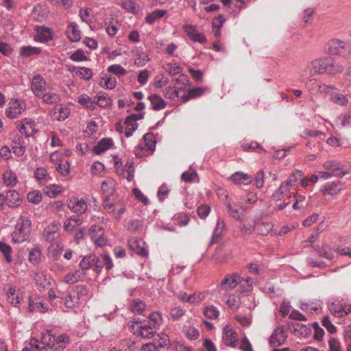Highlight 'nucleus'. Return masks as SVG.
<instances>
[{"mask_svg": "<svg viewBox=\"0 0 351 351\" xmlns=\"http://www.w3.org/2000/svg\"><path fill=\"white\" fill-rule=\"evenodd\" d=\"M306 70L309 71L310 76L323 73L336 74L341 73L343 66L336 62L332 58L325 57L313 60Z\"/></svg>", "mask_w": 351, "mask_h": 351, "instance_id": "obj_1", "label": "nucleus"}, {"mask_svg": "<svg viewBox=\"0 0 351 351\" xmlns=\"http://www.w3.org/2000/svg\"><path fill=\"white\" fill-rule=\"evenodd\" d=\"M32 230L31 221L27 217H21L12 233V241L14 243H20L27 241Z\"/></svg>", "mask_w": 351, "mask_h": 351, "instance_id": "obj_2", "label": "nucleus"}, {"mask_svg": "<svg viewBox=\"0 0 351 351\" xmlns=\"http://www.w3.org/2000/svg\"><path fill=\"white\" fill-rule=\"evenodd\" d=\"M303 175L304 173L302 171L298 169L293 171L289 179L282 182L278 189L273 194L272 198L274 200H279L281 199V197H283L285 195L287 196L288 198H291V187Z\"/></svg>", "mask_w": 351, "mask_h": 351, "instance_id": "obj_3", "label": "nucleus"}, {"mask_svg": "<svg viewBox=\"0 0 351 351\" xmlns=\"http://www.w3.org/2000/svg\"><path fill=\"white\" fill-rule=\"evenodd\" d=\"M174 81L176 84H182V86L177 88L169 86L162 90L164 97L172 101H176L180 97L179 92L186 88L189 82V79L186 75L180 74L178 77L174 79Z\"/></svg>", "mask_w": 351, "mask_h": 351, "instance_id": "obj_4", "label": "nucleus"}, {"mask_svg": "<svg viewBox=\"0 0 351 351\" xmlns=\"http://www.w3.org/2000/svg\"><path fill=\"white\" fill-rule=\"evenodd\" d=\"M241 276L238 273L228 274L217 286L219 293H225L234 289L241 282Z\"/></svg>", "mask_w": 351, "mask_h": 351, "instance_id": "obj_5", "label": "nucleus"}, {"mask_svg": "<svg viewBox=\"0 0 351 351\" xmlns=\"http://www.w3.org/2000/svg\"><path fill=\"white\" fill-rule=\"evenodd\" d=\"M22 203V199L20 194L15 190H8L5 193H0V207L5 206L9 208H16Z\"/></svg>", "mask_w": 351, "mask_h": 351, "instance_id": "obj_6", "label": "nucleus"}, {"mask_svg": "<svg viewBox=\"0 0 351 351\" xmlns=\"http://www.w3.org/2000/svg\"><path fill=\"white\" fill-rule=\"evenodd\" d=\"M328 52L332 55L348 56L350 53L349 46L343 41L338 39H332L328 43Z\"/></svg>", "mask_w": 351, "mask_h": 351, "instance_id": "obj_7", "label": "nucleus"}, {"mask_svg": "<svg viewBox=\"0 0 351 351\" xmlns=\"http://www.w3.org/2000/svg\"><path fill=\"white\" fill-rule=\"evenodd\" d=\"M26 108V104L24 100L18 99H12L9 102V106L6 109V116L10 119H15L19 116Z\"/></svg>", "mask_w": 351, "mask_h": 351, "instance_id": "obj_8", "label": "nucleus"}, {"mask_svg": "<svg viewBox=\"0 0 351 351\" xmlns=\"http://www.w3.org/2000/svg\"><path fill=\"white\" fill-rule=\"evenodd\" d=\"M89 234L92 241L97 247H104L107 245L108 240L104 236V230L97 225H93L89 229Z\"/></svg>", "mask_w": 351, "mask_h": 351, "instance_id": "obj_9", "label": "nucleus"}, {"mask_svg": "<svg viewBox=\"0 0 351 351\" xmlns=\"http://www.w3.org/2000/svg\"><path fill=\"white\" fill-rule=\"evenodd\" d=\"M50 88L45 80L40 74L34 75L31 81V90L33 93L39 97L42 94Z\"/></svg>", "mask_w": 351, "mask_h": 351, "instance_id": "obj_10", "label": "nucleus"}, {"mask_svg": "<svg viewBox=\"0 0 351 351\" xmlns=\"http://www.w3.org/2000/svg\"><path fill=\"white\" fill-rule=\"evenodd\" d=\"M67 207L74 213L78 215L85 213L88 210V204L86 201L83 199H79L75 196H73L69 199L67 202Z\"/></svg>", "mask_w": 351, "mask_h": 351, "instance_id": "obj_11", "label": "nucleus"}, {"mask_svg": "<svg viewBox=\"0 0 351 351\" xmlns=\"http://www.w3.org/2000/svg\"><path fill=\"white\" fill-rule=\"evenodd\" d=\"M131 330H133L134 334L138 335L143 338H152L156 331V328L154 325L150 324L149 322H144L137 326L135 329L134 324H132Z\"/></svg>", "mask_w": 351, "mask_h": 351, "instance_id": "obj_12", "label": "nucleus"}, {"mask_svg": "<svg viewBox=\"0 0 351 351\" xmlns=\"http://www.w3.org/2000/svg\"><path fill=\"white\" fill-rule=\"evenodd\" d=\"M287 335L283 326L275 328L269 337V344L273 348H277L285 343Z\"/></svg>", "mask_w": 351, "mask_h": 351, "instance_id": "obj_13", "label": "nucleus"}, {"mask_svg": "<svg viewBox=\"0 0 351 351\" xmlns=\"http://www.w3.org/2000/svg\"><path fill=\"white\" fill-rule=\"evenodd\" d=\"M5 295L8 303L14 307L19 306L23 300L21 291L14 285L9 286L5 291Z\"/></svg>", "mask_w": 351, "mask_h": 351, "instance_id": "obj_14", "label": "nucleus"}, {"mask_svg": "<svg viewBox=\"0 0 351 351\" xmlns=\"http://www.w3.org/2000/svg\"><path fill=\"white\" fill-rule=\"evenodd\" d=\"M183 29L188 37L193 42H197L199 43H206L207 42V39L204 34L202 33H198L195 26L184 25H183Z\"/></svg>", "mask_w": 351, "mask_h": 351, "instance_id": "obj_15", "label": "nucleus"}, {"mask_svg": "<svg viewBox=\"0 0 351 351\" xmlns=\"http://www.w3.org/2000/svg\"><path fill=\"white\" fill-rule=\"evenodd\" d=\"M223 340L225 345L235 348L238 343L237 332L230 326H225L223 330Z\"/></svg>", "mask_w": 351, "mask_h": 351, "instance_id": "obj_16", "label": "nucleus"}, {"mask_svg": "<svg viewBox=\"0 0 351 351\" xmlns=\"http://www.w3.org/2000/svg\"><path fill=\"white\" fill-rule=\"evenodd\" d=\"M128 244L130 249L137 254L143 257L148 256V250L147 249L143 241L137 239H132L129 240Z\"/></svg>", "mask_w": 351, "mask_h": 351, "instance_id": "obj_17", "label": "nucleus"}, {"mask_svg": "<svg viewBox=\"0 0 351 351\" xmlns=\"http://www.w3.org/2000/svg\"><path fill=\"white\" fill-rule=\"evenodd\" d=\"M330 311L335 317H343L350 311L349 306L343 304L340 301L332 302L330 305Z\"/></svg>", "mask_w": 351, "mask_h": 351, "instance_id": "obj_18", "label": "nucleus"}, {"mask_svg": "<svg viewBox=\"0 0 351 351\" xmlns=\"http://www.w3.org/2000/svg\"><path fill=\"white\" fill-rule=\"evenodd\" d=\"M324 167L328 171H331L334 177L342 178L346 175L343 171V165L336 160H328L324 163Z\"/></svg>", "mask_w": 351, "mask_h": 351, "instance_id": "obj_19", "label": "nucleus"}, {"mask_svg": "<svg viewBox=\"0 0 351 351\" xmlns=\"http://www.w3.org/2000/svg\"><path fill=\"white\" fill-rule=\"evenodd\" d=\"M341 190V182L339 181L337 182H329L324 184L321 189L320 192L322 193L324 195H331L334 196L337 195Z\"/></svg>", "mask_w": 351, "mask_h": 351, "instance_id": "obj_20", "label": "nucleus"}, {"mask_svg": "<svg viewBox=\"0 0 351 351\" xmlns=\"http://www.w3.org/2000/svg\"><path fill=\"white\" fill-rule=\"evenodd\" d=\"M69 108L64 105L60 104L56 106L53 109L52 117L56 120L63 121L69 117Z\"/></svg>", "mask_w": 351, "mask_h": 351, "instance_id": "obj_21", "label": "nucleus"}, {"mask_svg": "<svg viewBox=\"0 0 351 351\" xmlns=\"http://www.w3.org/2000/svg\"><path fill=\"white\" fill-rule=\"evenodd\" d=\"M53 341H54V347L53 348L54 350L62 351L70 343V338L66 334H62L58 337L54 336Z\"/></svg>", "mask_w": 351, "mask_h": 351, "instance_id": "obj_22", "label": "nucleus"}, {"mask_svg": "<svg viewBox=\"0 0 351 351\" xmlns=\"http://www.w3.org/2000/svg\"><path fill=\"white\" fill-rule=\"evenodd\" d=\"M205 93V88L201 87H195L190 88L187 93L180 96L182 102L185 103L191 99H195L203 95Z\"/></svg>", "mask_w": 351, "mask_h": 351, "instance_id": "obj_23", "label": "nucleus"}, {"mask_svg": "<svg viewBox=\"0 0 351 351\" xmlns=\"http://www.w3.org/2000/svg\"><path fill=\"white\" fill-rule=\"evenodd\" d=\"M230 179L235 184H247L252 182V178L250 176L241 171L234 173Z\"/></svg>", "mask_w": 351, "mask_h": 351, "instance_id": "obj_24", "label": "nucleus"}, {"mask_svg": "<svg viewBox=\"0 0 351 351\" xmlns=\"http://www.w3.org/2000/svg\"><path fill=\"white\" fill-rule=\"evenodd\" d=\"M66 33L69 39L72 42H77L81 38V32L77 25L73 23L68 25Z\"/></svg>", "mask_w": 351, "mask_h": 351, "instance_id": "obj_25", "label": "nucleus"}, {"mask_svg": "<svg viewBox=\"0 0 351 351\" xmlns=\"http://www.w3.org/2000/svg\"><path fill=\"white\" fill-rule=\"evenodd\" d=\"M34 177L39 184L42 185H45L51 180V178L48 173L47 169L43 167L37 168L35 170Z\"/></svg>", "mask_w": 351, "mask_h": 351, "instance_id": "obj_26", "label": "nucleus"}, {"mask_svg": "<svg viewBox=\"0 0 351 351\" xmlns=\"http://www.w3.org/2000/svg\"><path fill=\"white\" fill-rule=\"evenodd\" d=\"M120 200L117 196L104 197L102 205L108 213H114V208L119 205Z\"/></svg>", "mask_w": 351, "mask_h": 351, "instance_id": "obj_27", "label": "nucleus"}, {"mask_svg": "<svg viewBox=\"0 0 351 351\" xmlns=\"http://www.w3.org/2000/svg\"><path fill=\"white\" fill-rule=\"evenodd\" d=\"M148 99L149 100L152 108L154 110L158 111L164 109L166 106V101L159 95L153 94L149 96Z\"/></svg>", "mask_w": 351, "mask_h": 351, "instance_id": "obj_28", "label": "nucleus"}, {"mask_svg": "<svg viewBox=\"0 0 351 351\" xmlns=\"http://www.w3.org/2000/svg\"><path fill=\"white\" fill-rule=\"evenodd\" d=\"M113 145V141L111 138H104L99 141L97 144L93 147V152L95 154H101L106 151Z\"/></svg>", "mask_w": 351, "mask_h": 351, "instance_id": "obj_29", "label": "nucleus"}, {"mask_svg": "<svg viewBox=\"0 0 351 351\" xmlns=\"http://www.w3.org/2000/svg\"><path fill=\"white\" fill-rule=\"evenodd\" d=\"M226 207L228 209L229 215L236 220H241L244 216L245 210L241 206H233L231 204L228 202L226 204Z\"/></svg>", "mask_w": 351, "mask_h": 351, "instance_id": "obj_30", "label": "nucleus"}, {"mask_svg": "<svg viewBox=\"0 0 351 351\" xmlns=\"http://www.w3.org/2000/svg\"><path fill=\"white\" fill-rule=\"evenodd\" d=\"M114 186L115 183L112 180H107L102 182L101 190L104 193V197L117 196L114 194Z\"/></svg>", "mask_w": 351, "mask_h": 351, "instance_id": "obj_31", "label": "nucleus"}, {"mask_svg": "<svg viewBox=\"0 0 351 351\" xmlns=\"http://www.w3.org/2000/svg\"><path fill=\"white\" fill-rule=\"evenodd\" d=\"M82 222V219L79 216H71L64 222V229L67 232H71Z\"/></svg>", "mask_w": 351, "mask_h": 351, "instance_id": "obj_32", "label": "nucleus"}, {"mask_svg": "<svg viewBox=\"0 0 351 351\" xmlns=\"http://www.w3.org/2000/svg\"><path fill=\"white\" fill-rule=\"evenodd\" d=\"M28 310L30 312L38 311L40 313H45L48 310V306L40 300L34 302L32 298H29Z\"/></svg>", "mask_w": 351, "mask_h": 351, "instance_id": "obj_33", "label": "nucleus"}, {"mask_svg": "<svg viewBox=\"0 0 351 351\" xmlns=\"http://www.w3.org/2000/svg\"><path fill=\"white\" fill-rule=\"evenodd\" d=\"M58 227L56 224L51 223L44 231L45 238L47 241L52 242L58 236Z\"/></svg>", "mask_w": 351, "mask_h": 351, "instance_id": "obj_34", "label": "nucleus"}, {"mask_svg": "<svg viewBox=\"0 0 351 351\" xmlns=\"http://www.w3.org/2000/svg\"><path fill=\"white\" fill-rule=\"evenodd\" d=\"M225 226H226V224H225L224 221L223 219L219 218L217 219V221L216 223V227L213 231L212 238L210 240L211 245L215 243L218 241L219 238L221 235L222 232L225 229Z\"/></svg>", "mask_w": 351, "mask_h": 351, "instance_id": "obj_35", "label": "nucleus"}, {"mask_svg": "<svg viewBox=\"0 0 351 351\" xmlns=\"http://www.w3.org/2000/svg\"><path fill=\"white\" fill-rule=\"evenodd\" d=\"M19 130L21 134H25L26 136H32L37 132L34 121L29 120L20 126Z\"/></svg>", "mask_w": 351, "mask_h": 351, "instance_id": "obj_36", "label": "nucleus"}, {"mask_svg": "<svg viewBox=\"0 0 351 351\" xmlns=\"http://www.w3.org/2000/svg\"><path fill=\"white\" fill-rule=\"evenodd\" d=\"M39 98H41L43 102L47 104H56L60 100V96L57 93L51 92L49 89L43 93Z\"/></svg>", "mask_w": 351, "mask_h": 351, "instance_id": "obj_37", "label": "nucleus"}, {"mask_svg": "<svg viewBox=\"0 0 351 351\" xmlns=\"http://www.w3.org/2000/svg\"><path fill=\"white\" fill-rule=\"evenodd\" d=\"M124 125H125V136L128 138L131 136L133 134V132L136 130L137 128V123L134 121V119L130 117V116H128L126 117L125 121H124Z\"/></svg>", "mask_w": 351, "mask_h": 351, "instance_id": "obj_38", "label": "nucleus"}, {"mask_svg": "<svg viewBox=\"0 0 351 351\" xmlns=\"http://www.w3.org/2000/svg\"><path fill=\"white\" fill-rule=\"evenodd\" d=\"M240 292L243 294H248L253 289V280L250 277L246 278L241 277V282L239 284Z\"/></svg>", "mask_w": 351, "mask_h": 351, "instance_id": "obj_39", "label": "nucleus"}, {"mask_svg": "<svg viewBox=\"0 0 351 351\" xmlns=\"http://www.w3.org/2000/svg\"><path fill=\"white\" fill-rule=\"evenodd\" d=\"M152 343L156 346L158 351L167 348L170 346V340L168 336L164 333L158 335V339H154Z\"/></svg>", "mask_w": 351, "mask_h": 351, "instance_id": "obj_40", "label": "nucleus"}, {"mask_svg": "<svg viewBox=\"0 0 351 351\" xmlns=\"http://www.w3.org/2000/svg\"><path fill=\"white\" fill-rule=\"evenodd\" d=\"M121 6L128 12L136 14L139 10V5L133 0H124L121 3Z\"/></svg>", "mask_w": 351, "mask_h": 351, "instance_id": "obj_41", "label": "nucleus"}, {"mask_svg": "<svg viewBox=\"0 0 351 351\" xmlns=\"http://www.w3.org/2000/svg\"><path fill=\"white\" fill-rule=\"evenodd\" d=\"M3 180L7 186H14L18 182L16 173L11 171H6L3 173Z\"/></svg>", "mask_w": 351, "mask_h": 351, "instance_id": "obj_42", "label": "nucleus"}, {"mask_svg": "<svg viewBox=\"0 0 351 351\" xmlns=\"http://www.w3.org/2000/svg\"><path fill=\"white\" fill-rule=\"evenodd\" d=\"M37 40L41 42H47L52 38L49 28L40 27L37 29Z\"/></svg>", "mask_w": 351, "mask_h": 351, "instance_id": "obj_43", "label": "nucleus"}, {"mask_svg": "<svg viewBox=\"0 0 351 351\" xmlns=\"http://www.w3.org/2000/svg\"><path fill=\"white\" fill-rule=\"evenodd\" d=\"M143 138L145 142L143 147L146 149L149 154H152L156 147V141L154 140L153 134L147 133L143 136Z\"/></svg>", "mask_w": 351, "mask_h": 351, "instance_id": "obj_44", "label": "nucleus"}, {"mask_svg": "<svg viewBox=\"0 0 351 351\" xmlns=\"http://www.w3.org/2000/svg\"><path fill=\"white\" fill-rule=\"evenodd\" d=\"M62 191V187L58 184H50L44 189V193L49 197H56L60 194Z\"/></svg>", "mask_w": 351, "mask_h": 351, "instance_id": "obj_45", "label": "nucleus"}, {"mask_svg": "<svg viewBox=\"0 0 351 351\" xmlns=\"http://www.w3.org/2000/svg\"><path fill=\"white\" fill-rule=\"evenodd\" d=\"M34 280L36 285L43 288L51 284V278L43 272L36 273Z\"/></svg>", "mask_w": 351, "mask_h": 351, "instance_id": "obj_46", "label": "nucleus"}, {"mask_svg": "<svg viewBox=\"0 0 351 351\" xmlns=\"http://www.w3.org/2000/svg\"><path fill=\"white\" fill-rule=\"evenodd\" d=\"M291 198L293 197L295 199L294 203L293 204L292 208L295 210H298L302 208H304L305 206L306 197L303 195L299 194L298 193H291Z\"/></svg>", "mask_w": 351, "mask_h": 351, "instance_id": "obj_47", "label": "nucleus"}, {"mask_svg": "<svg viewBox=\"0 0 351 351\" xmlns=\"http://www.w3.org/2000/svg\"><path fill=\"white\" fill-rule=\"evenodd\" d=\"M78 299L76 298L73 291H69L64 299V304L68 308H73L79 304Z\"/></svg>", "mask_w": 351, "mask_h": 351, "instance_id": "obj_48", "label": "nucleus"}, {"mask_svg": "<svg viewBox=\"0 0 351 351\" xmlns=\"http://www.w3.org/2000/svg\"><path fill=\"white\" fill-rule=\"evenodd\" d=\"M13 153L17 156H22L26 150L25 147L23 145V139L19 137L17 140L14 142L12 147Z\"/></svg>", "mask_w": 351, "mask_h": 351, "instance_id": "obj_49", "label": "nucleus"}, {"mask_svg": "<svg viewBox=\"0 0 351 351\" xmlns=\"http://www.w3.org/2000/svg\"><path fill=\"white\" fill-rule=\"evenodd\" d=\"M96 97V104L101 108H107L112 104V99L104 93H99Z\"/></svg>", "mask_w": 351, "mask_h": 351, "instance_id": "obj_50", "label": "nucleus"}, {"mask_svg": "<svg viewBox=\"0 0 351 351\" xmlns=\"http://www.w3.org/2000/svg\"><path fill=\"white\" fill-rule=\"evenodd\" d=\"M40 52V48L32 46H24L20 49V54L24 57H29L33 55L39 54Z\"/></svg>", "mask_w": 351, "mask_h": 351, "instance_id": "obj_51", "label": "nucleus"}, {"mask_svg": "<svg viewBox=\"0 0 351 351\" xmlns=\"http://www.w3.org/2000/svg\"><path fill=\"white\" fill-rule=\"evenodd\" d=\"M95 258V254H89L84 256L80 263V267L82 270H86L91 267L93 268V264Z\"/></svg>", "mask_w": 351, "mask_h": 351, "instance_id": "obj_52", "label": "nucleus"}, {"mask_svg": "<svg viewBox=\"0 0 351 351\" xmlns=\"http://www.w3.org/2000/svg\"><path fill=\"white\" fill-rule=\"evenodd\" d=\"M78 102L90 110L95 108L96 103L88 95H82L79 96Z\"/></svg>", "mask_w": 351, "mask_h": 351, "instance_id": "obj_53", "label": "nucleus"}, {"mask_svg": "<svg viewBox=\"0 0 351 351\" xmlns=\"http://www.w3.org/2000/svg\"><path fill=\"white\" fill-rule=\"evenodd\" d=\"M203 313L204 316L210 319H216L219 315V311L214 306H206L204 308Z\"/></svg>", "mask_w": 351, "mask_h": 351, "instance_id": "obj_54", "label": "nucleus"}, {"mask_svg": "<svg viewBox=\"0 0 351 351\" xmlns=\"http://www.w3.org/2000/svg\"><path fill=\"white\" fill-rule=\"evenodd\" d=\"M330 100L335 104L344 106L347 105L348 99L347 97L341 93H332L330 95Z\"/></svg>", "mask_w": 351, "mask_h": 351, "instance_id": "obj_55", "label": "nucleus"}, {"mask_svg": "<svg viewBox=\"0 0 351 351\" xmlns=\"http://www.w3.org/2000/svg\"><path fill=\"white\" fill-rule=\"evenodd\" d=\"M82 278V272L78 270L73 273L67 274L64 277V282L68 284H74L78 282Z\"/></svg>", "mask_w": 351, "mask_h": 351, "instance_id": "obj_56", "label": "nucleus"}, {"mask_svg": "<svg viewBox=\"0 0 351 351\" xmlns=\"http://www.w3.org/2000/svg\"><path fill=\"white\" fill-rule=\"evenodd\" d=\"M72 291L76 298L78 299L79 302L81 300H84L86 299L88 292L87 288L84 285H78Z\"/></svg>", "mask_w": 351, "mask_h": 351, "instance_id": "obj_57", "label": "nucleus"}, {"mask_svg": "<svg viewBox=\"0 0 351 351\" xmlns=\"http://www.w3.org/2000/svg\"><path fill=\"white\" fill-rule=\"evenodd\" d=\"M27 199L30 203L34 204H38L40 202H41L43 196L39 191L34 190L27 193Z\"/></svg>", "mask_w": 351, "mask_h": 351, "instance_id": "obj_58", "label": "nucleus"}, {"mask_svg": "<svg viewBox=\"0 0 351 351\" xmlns=\"http://www.w3.org/2000/svg\"><path fill=\"white\" fill-rule=\"evenodd\" d=\"M0 252L3 254V256L5 258L8 263H11L12 261V256H11L12 248L8 244L1 241L0 242Z\"/></svg>", "mask_w": 351, "mask_h": 351, "instance_id": "obj_59", "label": "nucleus"}, {"mask_svg": "<svg viewBox=\"0 0 351 351\" xmlns=\"http://www.w3.org/2000/svg\"><path fill=\"white\" fill-rule=\"evenodd\" d=\"M41 256V251L38 247L32 249L29 252V261L34 265L38 263Z\"/></svg>", "mask_w": 351, "mask_h": 351, "instance_id": "obj_60", "label": "nucleus"}, {"mask_svg": "<svg viewBox=\"0 0 351 351\" xmlns=\"http://www.w3.org/2000/svg\"><path fill=\"white\" fill-rule=\"evenodd\" d=\"M99 84L106 89H113L117 85V80L115 77H103Z\"/></svg>", "mask_w": 351, "mask_h": 351, "instance_id": "obj_61", "label": "nucleus"}, {"mask_svg": "<svg viewBox=\"0 0 351 351\" xmlns=\"http://www.w3.org/2000/svg\"><path fill=\"white\" fill-rule=\"evenodd\" d=\"M53 339H54V335L50 331H47L42 335L41 343L49 348H53L54 347Z\"/></svg>", "mask_w": 351, "mask_h": 351, "instance_id": "obj_62", "label": "nucleus"}, {"mask_svg": "<svg viewBox=\"0 0 351 351\" xmlns=\"http://www.w3.org/2000/svg\"><path fill=\"white\" fill-rule=\"evenodd\" d=\"M75 74L80 78L88 80L93 76V72L91 69L86 67H80L76 71Z\"/></svg>", "mask_w": 351, "mask_h": 351, "instance_id": "obj_63", "label": "nucleus"}, {"mask_svg": "<svg viewBox=\"0 0 351 351\" xmlns=\"http://www.w3.org/2000/svg\"><path fill=\"white\" fill-rule=\"evenodd\" d=\"M107 71L118 76H123L126 74V70L119 64H112L108 67Z\"/></svg>", "mask_w": 351, "mask_h": 351, "instance_id": "obj_64", "label": "nucleus"}]
</instances>
